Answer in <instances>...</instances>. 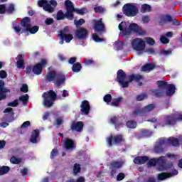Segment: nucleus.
I'll list each match as a JSON object with an SVG mask.
<instances>
[{
  "label": "nucleus",
  "instance_id": "1",
  "mask_svg": "<svg viewBox=\"0 0 182 182\" xmlns=\"http://www.w3.org/2000/svg\"><path fill=\"white\" fill-rule=\"evenodd\" d=\"M118 28L122 32L121 36H129V35H132V32L138 33L139 36H144L146 33V30L139 27L137 23H132L129 25L126 21H122L119 24Z\"/></svg>",
  "mask_w": 182,
  "mask_h": 182
},
{
  "label": "nucleus",
  "instance_id": "2",
  "mask_svg": "<svg viewBox=\"0 0 182 182\" xmlns=\"http://www.w3.org/2000/svg\"><path fill=\"white\" fill-rule=\"evenodd\" d=\"M45 80L46 82H52L57 87H60L61 85H64L66 82V75L62 73L51 70L47 73Z\"/></svg>",
  "mask_w": 182,
  "mask_h": 182
},
{
  "label": "nucleus",
  "instance_id": "3",
  "mask_svg": "<svg viewBox=\"0 0 182 182\" xmlns=\"http://www.w3.org/2000/svg\"><path fill=\"white\" fill-rule=\"evenodd\" d=\"M43 105L44 107H47L48 109L52 107L53 106V103H55V100H56V97L58 95L56 92L52 90L45 92L42 95Z\"/></svg>",
  "mask_w": 182,
  "mask_h": 182
},
{
  "label": "nucleus",
  "instance_id": "4",
  "mask_svg": "<svg viewBox=\"0 0 182 182\" xmlns=\"http://www.w3.org/2000/svg\"><path fill=\"white\" fill-rule=\"evenodd\" d=\"M157 85L159 89L166 90V95L168 97H171L176 93V85L173 84H168L166 81L159 80Z\"/></svg>",
  "mask_w": 182,
  "mask_h": 182
},
{
  "label": "nucleus",
  "instance_id": "5",
  "mask_svg": "<svg viewBox=\"0 0 182 182\" xmlns=\"http://www.w3.org/2000/svg\"><path fill=\"white\" fill-rule=\"evenodd\" d=\"M20 25L22 26L21 28L19 26H14L13 29L17 33V35H22V33H25L26 30L29 29L31 26V18L24 17L21 20Z\"/></svg>",
  "mask_w": 182,
  "mask_h": 182
},
{
  "label": "nucleus",
  "instance_id": "6",
  "mask_svg": "<svg viewBox=\"0 0 182 182\" xmlns=\"http://www.w3.org/2000/svg\"><path fill=\"white\" fill-rule=\"evenodd\" d=\"M106 141L109 147H112L114 145L123 144L126 141L122 134H117L115 136L110 135L106 139Z\"/></svg>",
  "mask_w": 182,
  "mask_h": 182
},
{
  "label": "nucleus",
  "instance_id": "7",
  "mask_svg": "<svg viewBox=\"0 0 182 182\" xmlns=\"http://www.w3.org/2000/svg\"><path fill=\"white\" fill-rule=\"evenodd\" d=\"M122 11L126 16H136L139 14V9L132 4H126L122 7Z\"/></svg>",
  "mask_w": 182,
  "mask_h": 182
},
{
  "label": "nucleus",
  "instance_id": "8",
  "mask_svg": "<svg viewBox=\"0 0 182 182\" xmlns=\"http://www.w3.org/2000/svg\"><path fill=\"white\" fill-rule=\"evenodd\" d=\"M132 46L136 52H143L146 49V42L141 38H136L132 41Z\"/></svg>",
  "mask_w": 182,
  "mask_h": 182
},
{
  "label": "nucleus",
  "instance_id": "9",
  "mask_svg": "<svg viewBox=\"0 0 182 182\" xmlns=\"http://www.w3.org/2000/svg\"><path fill=\"white\" fill-rule=\"evenodd\" d=\"M178 120H182L181 114H178V117H174V115H168L165 118L162 127H166V126H174L177 124Z\"/></svg>",
  "mask_w": 182,
  "mask_h": 182
},
{
  "label": "nucleus",
  "instance_id": "10",
  "mask_svg": "<svg viewBox=\"0 0 182 182\" xmlns=\"http://www.w3.org/2000/svg\"><path fill=\"white\" fill-rule=\"evenodd\" d=\"M46 65H48V60L42 58L40 63H38L33 66V73L37 75H42L43 68H46Z\"/></svg>",
  "mask_w": 182,
  "mask_h": 182
},
{
  "label": "nucleus",
  "instance_id": "11",
  "mask_svg": "<svg viewBox=\"0 0 182 182\" xmlns=\"http://www.w3.org/2000/svg\"><path fill=\"white\" fill-rule=\"evenodd\" d=\"M126 73L123 70H119L117 73V82L122 87H129V80H126Z\"/></svg>",
  "mask_w": 182,
  "mask_h": 182
},
{
  "label": "nucleus",
  "instance_id": "12",
  "mask_svg": "<svg viewBox=\"0 0 182 182\" xmlns=\"http://www.w3.org/2000/svg\"><path fill=\"white\" fill-rule=\"evenodd\" d=\"M3 113H6L2 118L3 122H8V123H12L15 120V112L14 109L11 107L6 108Z\"/></svg>",
  "mask_w": 182,
  "mask_h": 182
},
{
  "label": "nucleus",
  "instance_id": "13",
  "mask_svg": "<svg viewBox=\"0 0 182 182\" xmlns=\"http://www.w3.org/2000/svg\"><path fill=\"white\" fill-rule=\"evenodd\" d=\"M123 167V161H112L110 162V177H114V174L117 173V170L119 168H122Z\"/></svg>",
  "mask_w": 182,
  "mask_h": 182
},
{
  "label": "nucleus",
  "instance_id": "14",
  "mask_svg": "<svg viewBox=\"0 0 182 182\" xmlns=\"http://www.w3.org/2000/svg\"><path fill=\"white\" fill-rule=\"evenodd\" d=\"M177 174H178V171H177V169H172V172H162L159 173L157 178L159 181H163V180L174 177V176H177Z\"/></svg>",
  "mask_w": 182,
  "mask_h": 182
},
{
  "label": "nucleus",
  "instance_id": "15",
  "mask_svg": "<svg viewBox=\"0 0 182 182\" xmlns=\"http://www.w3.org/2000/svg\"><path fill=\"white\" fill-rule=\"evenodd\" d=\"M93 22L95 23L93 29L95 32H97V33H102V32H105V31H106V27L105 26L102 18L99 21L93 20Z\"/></svg>",
  "mask_w": 182,
  "mask_h": 182
},
{
  "label": "nucleus",
  "instance_id": "16",
  "mask_svg": "<svg viewBox=\"0 0 182 182\" xmlns=\"http://www.w3.org/2000/svg\"><path fill=\"white\" fill-rule=\"evenodd\" d=\"M89 31L83 27H80L75 31V36L77 39H87Z\"/></svg>",
  "mask_w": 182,
  "mask_h": 182
},
{
  "label": "nucleus",
  "instance_id": "17",
  "mask_svg": "<svg viewBox=\"0 0 182 182\" xmlns=\"http://www.w3.org/2000/svg\"><path fill=\"white\" fill-rule=\"evenodd\" d=\"M166 145V140L161 139L156 143L154 148V151L157 154H160L161 153H164V146Z\"/></svg>",
  "mask_w": 182,
  "mask_h": 182
},
{
  "label": "nucleus",
  "instance_id": "18",
  "mask_svg": "<svg viewBox=\"0 0 182 182\" xmlns=\"http://www.w3.org/2000/svg\"><path fill=\"white\" fill-rule=\"evenodd\" d=\"M171 168H173V170H176V168H174V164H173V162H169L166 164L164 156H162L161 166L158 168V170H159V171H164V170H171Z\"/></svg>",
  "mask_w": 182,
  "mask_h": 182
},
{
  "label": "nucleus",
  "instance_id": "19",
  "mask_svg": "<svg viewBox=\"0 0 182 182\" xmlns=\"http://www.w3.org/2000/svg\"><path fill=\"white\" fill-rule=\"evenodd\" d=\"M80 112L81 114H84L85 116H87L89 113H90V104L89 103V101L85 100L81 102L80 105Z\"/></svg>",
  "mask_w": 182,
  "mask_h": 182
},
{
  "label": "nucleus",
  "instance_id": "20",
  "mask_svg": "<svg viewBox=\"0 0 182 182\" xmlns=\"http://www.w3.org/2000/svg\"><path fill=\"white\" fill-rule=\"evenodd\" d=\"M163 160V156H160L159 158H153L150 160H148L147 166L148 167H156V166H158L159 167H161V161Z\"/></svg>",
  "mask_w": 182,
  "mask_h": 182
},
{
  "label": "nucleus",
  "instance_id": "21",
  "mask_svg": "<svg viewBox=\"0 0 182 182\" xmlns=\"http://www.w3.org/2000/svg\"><path fill=\"white\" fill-rule=\"evenodd\" d=\"M85 124H83V122L82 121L79 122H74L71 124L70 129L73 132H77V133H81V132H83V127Z\"/></svg>",
  "mask_w": 182,
  "mask_h": 182
},
{
  "label": "nucleus",
  "instance_id": "22",
  "mask_svg": "<svg viewBox=\"0 0 182 182\" xmlns=\"http://www.w3.org/2000/svg\"><path fill=\"white\" fill-rule=\"evenodd\" d=\"M143 79H144V77L141 75L132 74L128 76L129 83L134 80L135 82H137L139 86H143V82H140V80H143Z\"/></svg>",
  "mask_w": 182,
  "mask_h": 182
},
{
  "label": "nucleus",
  "instance_id": "23",
  "mask_svg": "<svg viewBox=\"0 0 182 182\" xmlns=\"http://www.w3.org/2000/svg\"><path fill=\"white\" fill-rule=\"evenodd\" d=\"M18 69H25V55L18 54L16 58Z\"/></svg>",
  "mask_w": 182,
  "mask_h": 182
},
{
  "label": "nucleus",
  "instance_id": "24",
  "mask_svg": "<svg viewBox=\"0 0 182 182\" xmlns=\"http://www.w3.org/2000/svg\"><path fill=\"white\" fill-rule=\"evenodd\" d=\"M171 21H173V18L171 16H170V14L164 15L160 18L159 25L161 26H164L166 23H168L171 22Z\"/></svg>",
  "mask_w": 182,
  "mask_h": 182
},
{
  "label": "nucleus",
  "instance_id": "25",
  "mask_svg": "<svg viewBox=\"0 0 182 182\" xmlns=\"http://www.w3.org/2000/svg\"><path fill=\"white\" fill-rule=\"evenodd\" d=\"M58 36L60 37V39H61L60 41V45H63V41H65L66 43H70L72 39H73V36L70 33L65 35L59 34Z\"/></svg>",
  "mask_w": 182,
  "mask_h": 182
},
{
  "label": "nucleus",
  "instance_id": "26",
  "mask_svg": "<svg viewBox=\"0 0 182 182\" xmlns=\"http://www.w3.org/2000/svg\"><path fill=\"white\" fill-rule=\"evenodd\" d=\"M149 161V156H136L134 159V164H146Z\"/></svg>",
  "mask_w": 182,
  "mask_h": 182
},
{
  "label": "nucleus",
  "instance_id": "27",
  "mask_svg": "<svg viewBox=\"0 0 182 182\" xmlns=\"http://www.w3.org/2000/svg\"><path fill=\"white\" fill-rule=\"evenodd\" d=\"M39 129H34L32 132L31 138H30V141L31 143H33V144H36L38 143V137H39Z\"/></svg>",
  "mask_w": 182,
  "mask_h": 182
},
{
  "label": "nucleus",
  "instance_id": "28",
  "mask_svg": "<svg viewBox=\"0 0 182 182\" xmlns=\"http://www.w3.org/2000/svg\"><path fill=\"white\" fill-rule=\"evenodd\" d=\"M64 146L67 150H72L75 147V142L70 139H66L64 142Z\"/></svg>",
  "mask_w": 182,
  "mask_h": 182
},
{
  "label": "nucleus",
  "instance_id": "29",
  "mask_svg": "<svg viewBox=\"0 0 182 182\" xmlns=\"http://www.w3.org/2000/svg\"><path fill=\"white\" fill-rule=\"evenodd\" d=\"M132 117H137L139 116H144V112H143V108L137 107L132 113Z\"/></svg>",
  "mask_w": 182,
  "mask_h": 182
},
{
  "label": "nucleus",
  "instance_id": "30",
  "mask_svg": "<svg viewBox=\"0 0 182 182\" xmlns=\"http://www.w3.org/2000/svg\"><path fill=\"white\" fill-rule=\"evenodd\" d=\"M153 69H156V65H154V63H146L141 67L142 72L153 70Z\"/></svg>",
  "mask_w": 182,
  "mask_h": 182
},
{
  "label": "nucleus",
  "instance_id": "31",
  "mask_svg": "<svg viewBox=\"0 0 182 182\" xmlns=\"http://www.w3.org/2000/svg\"><path fill=\"white\" fill-rule=\"evenodd\" d=\"M164 93H166L165 91H162L157 89L151 90L152 96H154L155 97H158V98L163 97V96H164Z\"/></svg>",
  "mask_w": 182,
  "mask_h": 182
},
{
  "label": "nucleus",
  "instance_id": "32",
  "mask_svg": "<svg viewBox=\"0 0 182 182\" xmlns=\"http://www.w3.org/2000/svg\"><path fill=\"white\" fill-rule=\"evenodd\" d=\"M168 143H169V144L173 146L174 147H177V146L180 144V140H178V139L177 138L169 137L168 139Z\"/></svg>",
  "mask_w": 182,
  "mask_h": 182
},
{
  "label": "nucleus",
  "instance_id": "33",
  "mask_svg": "<svg viewBox=\"0 0 182 182\" xmlns=\"http://www.w3.org/2000/svg\"><path fill=\"white\" fill-rule=\"evenodd\" d=\"M155 107H156V106L154 105V104H151V105H148L145 106L144 108H142L144 116H146V113H149V112H151L152 110H154Z\"/></svg>",
  "mask_w": 182,
  "mask_h": 182
},
{
  "label": "nucleus",
  "instance_id": "34",
  "mask_svg": "<svg viewBox=\"0 0 182 182\" xmlns=\"http://www.w3.org/2000/svg\"><path fill=\"white\" fill-rule=\"evenodd\" d=\"M72 70L74 73H79L82 70V64L80 63H75L72 66Z\"/></svg>",
  "mask_w": 182,
  "mask_h": 182
},
{
  "label": "nucleus",
  "instance_id": "35",
  "mask_svg": "<svg viewBox=\"0 0 182 182\" xmlns=\"http://www.w3.org/2000/svg\"><path fill=\"white\" fill-rule=\"evenodd\" d=\"M38 31H39V26H34L32 27V25H31L29 28L26 30V32H29L31 35H35Z\"/></svg>",
  "mask_w": 182,
  "mask_h": 182
},
{
  "label": "nucleus",
  "instance_id": "36",
  "mask_svg": "<svg viewBox=\"0 0 182 182\" xmlns=\"http://www.w3.org/2000/svg\"><path fill=\"white\" fill-rule=\"evenodd\" d=\"M76 9H67V12L65 13V18L69 21H72L73 19V12H75Z\"/></svg>",
  "mask_w": 182,
  "mask_h": 182
},
{
  "label": "nucleus",
  "instance_id": "37",
  "mask_svg": "<svg viewBox=\"0 0 182 182\" xmlns=\"http://www.w3.org/2000/svg\"><path fill=\"white\" fill-rule=\"evenodd\" d=\"M151 6L147 4H144L141 7V14H146V12H151Z\"/></svg>",
  "mask_w": 182,
  "mask_h": 182
},
{
  "label": "nucleus",
  "instance_id": "38",
  "mask_svg": "<svg viewBox=\"0 0 182 182\" xmlns=\"http://www.w3.org/2000/svg\"><path fill=\"white\" fill-rule=\"evenodd\" d=\"M141 136L142 137H151L153 136V132L149 129H142L141 130Z\"/></svg>",
  "mask_w": 182,
  "mask_h": 182
},
{
  "label": "nucleus",
  "instance_id": "39",
  "mask_svg": "<svg viewBox=\"0 0 182 182\" xmlns=\"http://www.w3.org/2000/svg\"><path fill=\"white\" fill-rule=\"evenodd\" d=\"M126 126L128 129H136L137 127V122L136 121L129 120L127 122Z\"/></svg>",
  "mask_w": 182,
  "mask_h": 182
},
{
  "label": "nucleus",
  "instance_id": "40",
  "mask_svg": "<svg viewBox=\"0 0 182 182\" xmlns=\"http://www.w3.org/2000/svg\"><path fill=\"white\" fill-rule=\"evenodd\" d=\"M9 170H11V168L8 166H3L0 167V176L8 174V173H9Z\"/></svg>",
  "mask_w": 182,
  "mask_h": 182
},
{
  "label": "nucleus",
  "instance_id": "41",
  "mask_svg": "<svg viewBox=\"0 0 182 182\" xmlns=\"http://www.w3.org/2000/svg\"><path fill=\"white\" fill-rule=\"evenodd\" d=\"M123 100V97H119L118 98L114 99L112 102H111V106L114 107H117L120 105V102Z\"/></svg>",
  "mask_w": 182,
  "mask_h": 182
},
{
  "label": "nucleus",
  "instance_id": "42",
  "mask_svg": "<svg viewBox=\"0 0 182 182\" xmlns=\"http://www.w3.org/2000/svg\"><path fill=\"white\" fill-rule=\"evenodd\" d=\"M18 100L23 102V105H28V102H29V95L28 94L22 95L19 97Z\"/></svg>",
  "mask_w": 182,
  "mask_h": 182
},
{
  "label": "nucleus",
  "instance_id": "43",
  "mask_svg": "<svg viewBox=\"0 0 182 182\" xmlns=\"http://www.w3.org/2000/svg\"><path fill=\"white\" fill-rule=\"evenodd\" d=\"M65 14L63 13L62 10H60L57 12L56 14V19L57 21H63L65 19Z\"/></svg>",
  "mask_w": 182,
  "mask_h": 182
},
{
  "label": "nucleus",
  "instance_id": "44",
  "mask_svg": "<svg viewBox=\"0 0 182 182\" xmlns=\"http://www.w3.org/2000/svg\"><path fill=\"white\" fill-rule=\"evenodd\" d=\"M43 9L46 12H49L50 14H52L53 12H55V7H52V5L50 4H46V6H44Z\"/></svg>",
  "mask_w": 182,
  "mask_h": 182
},
{
  "label": "nucleus",
  "instance_id": "45",
  "mask_svg": "<svg viewBox=\"0 0 182 182\" xmlns=\"http://www.w3.org/2000/svg\"><path fill=\"white\" fill-rule=\"evenodd\" d=\"M10 162L11 163V164H19V163L22 162V159L16 158L15 156H13L10 159Z\"/></svg>",
  "mask_w": 182,
  "mask_h": 182
},
{
  "label": "nucleus",
  "instance_id": "46",
  "mask_svg": "<svg viewBox=\"0 0 182 182\" xmlns=\"http://www.w3.org/2000/svg\"><path fill=\"white\" fill-rule=\"evenodd\" d=\"M82 170V168L80 167V164H75L73 166V173L75 175L78 174V173H80Z\"/></svg>",
  "mask_w": 182,
  "mask_h": 182
},
{
  "label": "nucleus",
  "instance_id": "47",
  "mask_svg": "<svg viewBox=\"0 0 182 182\" xmlns=\"http://www.w3.org/2000/svg\"><path fill=\"white\" fill-rule=\"evenodd\" d=\"M145 42L148 45H150V46H153L156 43V41L153 38L151 37H146L145 38Z\"/></svg>",
  "mask_w": 182,
  "mask_h": 182
},
{
  "label": "nucleus",
  "instance_id": "48",
  "mask_svg": "<svg viewBox=\"0 0 182 182\" xmlns=\"http://www.w3.org/2000/svg\"><path fill=\"white\" fill-rule=\"evenodd\" d=\"M85 19L83 18H80L79 20H75L74 21V23L76 26V28H79V26H82V25H83V23H85Z\"/></svg>",
  "mask_w": 182,
  "mask_h": 182
},
{
  "label": "nucleus",
  "instance_id": "49",
  "mask_svg": "<svg viewBox=\"0 0 182 182\" xmlns=\"http://www.w3.org/2000/svg\"><path fill=\"white\" fill-rule=\"evenodd\" d=\"M65 5L67 9H75V6H73V3L70 0H66L65 1Z\"/></svg>",
  "mask_w": 182,
  "mask_h": 182
},
{
  "label": "nucleus",
  "instance_id": "50",
  "mask_svg": "<svg viewBox=\"0 0 182 182\" xmlns=\"http://www.w3.org/2000/svg\"><path fill=\"white\" fill-rule=\"evenodd\" d=\"M160 42L163 43V45H167V43H170V40L166 37V36H161Z\"/></svg>",
  "mask_w": 182,
  "mask_h": 182
},
{
  "label": "nucleus",
  "instance_id": "51",
  "mask_svg": "<svg viewBox=\"0 0 182 182\" xmlns=\"http://www.w3.org/2000/svg\"><path fill=\"white\" fill-rule=\"evenodd\" d=\"M75 12L79 15H85V14H87L88 11L87 8H82L81 9H75Z\"/></svg>",
  "mask_w": 182,
  "mask_h": 182
},
{
  "label": "nucleus",
  "instance_id": "52",
  "mask_svg": "<svg viewBox=\"0 0 182 182\" xmlns=\"http://www.w3.org/2000/svg\"><path fill=\"white\" fill-rule=\"evenodd\" d=\"M5 82L2 81L1 85L0 87V95H2V93H8L9 92V90L4 87Z\"/></svg>",
  "mask_w": 182,
  "mask_h": 182
},
{
  "label": "nucleus",
  "instance_id": "53",
  "mask_svg": "<svg viewBox=\"0 0 182 182\" xmlns=\"http://www.w3.org/2000/svg\"><path fill=\"white\" fill-rule=\"evenodd\" d=\"M137 102H141V100H144V99H147V95L142 93L136 96V97Z\"/></svg>",
  "mask_w": 182,
  "mask_h": 182
},
{
  "label": "nucleus",
  "instance_id": "54",
  "mask_svg": "<svg viewBox=\"0 0 182 182\" xmlns=\"http://www.w3.org/2000/svg\"><path fill=\"white\" fill-rule=\"evenodd\" d=\"M103 100L104 102H105V103L109 104L110 103V102H112V95L110 94H107L104 96L103 97Z\"/></svg>",
  "mask_w": 182,
  "mask_h": 182
},
{
  "label": "nucleus",
  "instance_id": "55",
  "mask_svg": "<svg viewBox=\"0 0 182 182\" xmlns=\"http://www.w3.org/2000/svg\"><path fill=\"white\" fill-rule=\"evenodd\" d=\"M92 39L95 41V42L99 43V42H103V38H100L99 36L97 33L92 34Z\"/></svg>",
  "mask_w": 182,
  "mask_h": 182
},
{
  "label": "nucleus",
  "instance_id": "56",
  "mask_svg": "<svg viewBox=\"0 0 182 182\" xmlns=\"http://www.w3.org/2000/svg\"><path fill=\"white\" fill-rule=\"evenodd\" d=\"M172 51L171 49H168V50H162L160 51L161 55H164V56H168V55H171Z\"/></svg>",
  "mask_w": 182,
  "mask_h": 182
},
{
  "label": "nucleus",
  "instance_id": "57",
  "mask_svg": "<svg viewBox=\"0 0 182 182\" xmlns=\"http://www.w3.org/2000/svg\"><path fill=\"white\" fill-rule=\"evenodd\" d=\"M59 154V152L58 149H53L50 153V159L53 160Z\"/></svg>",
  "mask_w": 182,
  "mask_h": 182
},
{
  "label": "nucleus",
  "instance_id": "58",
  "mask_svg": "<svg viewBox=\"0 0 182 182\" xmlns=\"http://www.w3.org/2000/svg\"><path fill=\"white\" fill-rule=\"evenodd\" d=\"M124 178H126V175L124 173L120 172L117 176V181H122Z\"/></svg>",
  "mask_w": 182,
  "mask_h": 182
},
{
  "label": "nucleus",
  "instance_id": "59",
  "mask_svg": "<svg viewBox=\"0 0 182 182\" xmlns=\"http://www.w3.org/2000/svg\"><path fill=\"white\" fill-rule=\"evenodd\" d=\"M18 105H19V102H18V100H15L11 102H9L7 104V106H9V107H16L18 106Z\"/></svg>",
  "mask_w": 182,
  "mask_h": 182
},
{
  "label": "nucleus",
  "instance_id": "60",
  "mask_svg": "<svg viewBox=\"0 0 182 182\" xmlns=\"http://www.w3.org/2000/svg\"><path fill=\"white\" fill-rule=\"evenodd\" d=\"M94 11L96 12V14H102L105 12V9L100 6H98L94 8Z\"/></svg>",
  "mask_w": 182,
  "mask_h": 182
},
{
  "label": "nucleus",
  "instance_id": "61",
  "mask_svg": "<svg viewBox=\"0 0 182 182\" xmlns=\"http://www.w3.org/2000/svg\"><path fill=\"white\" fill-rule=\"evenodd\" d=\"M14 11H15V6L11 4L6 9V12H7V14H12Z\"/></svg>",
  "mask_w": 182,
  "mask_h": 182
},
{
  "label": "nucleus",
  "instance_id": "62",
  "mask_svg": "<svg viewBox=\"0 0 182 182\" xmlns=\"http://www.w3.org/2000/svg\"><path fill=\"white\" fill-rule=\"evenodd\" d=\"M4 14H6V5L0 4V15H4Z\"/></svg>",
  "mask_w": 182,
  "mask_h": 182
},
{
  "label": "nucleus",
  "instance_id": "63",
  "mask_svg": "<svg viewBox=\"0 0 182 182\" xmlns=\"http://www.w3.org/2000/svg\"><path fill=\"white\" fill-rule=\"evenodd\" d=\"M47 4L48 1L46 0H38V5L40 8H44Z\"/></svg>",
  "mask_w": 182,
  "mask_h": 182
},
{
  "label": "nucleus",
  "instance_id": "64",
  "mask_svg": "<svg viewBox=\"0 0 182 182\" xmlns=\"http://www.w3.org/2000/svg\"><path fill=\"white\" fill-rule=\"evenodd\" d=\"M69 33V27L65 26L64 29L60 31L59 35H68Z\"/></svg>",
  "mask_w": 182,
  "mask_h": 182
}]
</instances>
